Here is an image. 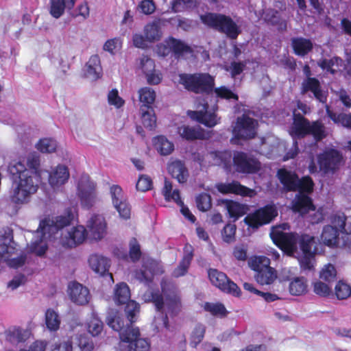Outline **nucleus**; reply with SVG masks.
Returning a JSON list of instances; mask_svg holds the SVG:
<instances>
[{
    "label": "nucleus",
    "mask_w": 351,
    "mask_h": 351,
    "mask_svg": "<svg viewBox=\"0 0 351 351\" xmlns=\"http://www.w3.org/2000/svg\"><path fill=\"white\" fill-rule=\"evenodd\" d=\"M27 169L21 161L10 163L8 171L12 179L10 201L17 205L29 202L31 196L36 193L40 182V160L39 156L29 154L27 158Z\"/></svg>",
    "instance_id": "nucleus-1"
},
{
    "label": "nucleus",
    "mask_w": 351,
    "mask_h": 351,
    "mask_svg": "<svg viewBox=\"0 0 351 351\" xmlns=\"http://www.w3.org/2000/svg\"><path fill=\"white\" fill-rule=\"evenodd\" d=\"M108 325L114 330L119 332V337L123 342L128 343V351H149V341L140 337V330L138 327H134L133 324L128 322L124 324V319L117 313L110 315L107 319Z\"/></svg>",
    "instance_id": "nucleus-2"
},
{
    "label": "nucleus",
    "mask_w": 351,
    "mask_h": 351,
    "mask_svg": "<svg viewBox=\"0 0 351 351\" xmlns=\"http://www.w3.org/2000/svg\"><path fill=\"white\" fill-rule=\"evenodd\" d=\"M201 22L206 26L224 34L232 40H235L241 34V29L234 20L228 15L206 12L199 16Z\"/></svg>",
    "instance_id": "nucleus-3"
},
{
    "label": "nucleus",
    "mask_w": 351,
    "mask_h": 351,
    "mask_svg": "<svg viewBox=\"0 0 351 351\" xmlns=\"http://www.w3.org/2000/svg\"><path fill=\"white\" fill-rule=\"evenodd\" d=\"M332 225H326L323 228L321 239L328 247H345L348 239L345 237L351 234V221H331Z\"/></svg>",
    "instance_id": "nucleus-4"
},
{
    "label": "nucleus",
    "mask_w": 351,
    "mask_h": 351,
    "mask_svg": "<svg viewBox=\"0 0 351 351\" xmlns=\"http://www.w3.org/2000/svg\"><path fill=\"white\" fill-rule=\"evenodd\" d=\"M179 83L189 92L210 95L213 92L215 80L208 73H181Z\"/></svg>",
    "instance_id": "nucleus-5"
},
{
    "label": "nucleus",
    "mask_w": 351,
    "mask_h": 351,
    "mask_svg": "<svg viewBox=\"0 0 351 351\" xmlns=\"http://www.w3.org/2000/svg\"><path fill=\"white\" fill-rule=\"evenodd\" d=\"M288 223L274 226L271 228L269 236L273 243L288 256H292L297 250L296 232H285L289 230Z\"/></svg>",
    "instance_id": "nucleus-6"
},
{
    "label": "nucleus",
    "mask_w": 351,
    "mask_h": 351,
    "mask_svg": "<svg viewBox=\"0 0 351 351\" xmlns=\"http://www.w3.org/2000/svg\"><path fill=\"white\" fill-rule=\"evenodd\" d=\"M71 221H40L38 228L40 229L42 238L32 241L29 245V251L38 256H43L48 250V245L43 238L51 237L56 234L59 230L70 225Z\"/></svg>",
    "instance_id": "nucleus-7"
},
{
    "label": "nucleus",
    "mask_w": 351,
    "mask_h": 351,
    "mask_svg": "<svg viewBox=\"0 0 351 351\" xmlns=\"http://www.w3.org/2000/svg\"><path fill=\"white\" fill-rule=\"evenodd\" d=\"M156 97V92L150 87H143L138 90L142 123L150 130L156 126V117L154 109Z\"/></svg>",
    "instance_id": "nucleus-8"
},
{
    "label": "nucleus",
    "mask_w": 351,
    "mask_h": 351,
    "mask_svg": "<svg viewBox=\"0 0 351 351\" xmlns=\"http://www.w3.org/2000/svg\"><path fill=\"white\" fill-rule=\"evenodd\" d=\"M130 290L125 282L116 285L114 290V300L117 305L125 304L124 312L128 322L134 324L137 320L140 305L136 301L130 300Z\"/></svg>",
    "instance_id": "nucleus-9"
},
{
    "label": "nucleus",
    "mask_w": 351,
    "mask_h": 351,
    "mask_svg": "<svg viewBox=\"0 0 351 351\" xmlns=\"http://www.w3.org/2000/svg\"><path fill=\"white\" fill-rule=\"evenodd\" d=\"M270 263V259L265 256H254L248 262L250 267L256 272V281L261 285H271L277 278L276 271Z\"/></svg>",
    "instance_id": "nucleus-10"
},
{
    "label": "nucleus",
    "mask_w": 351,
    "mask_h": 351,
    "mask_svg": "<svg viewBox=\"0 0 351 351\" xmlns=\"http://www.w3.org/2000/svg\"><path fill=\"white\" fill-rule=\"evenodd\" d=\"M258 121L245 114L238 117L232 128L233 138L231 141H247L256 138Z\"/></svg>",
    "instance_id": "nucleus-11"
},
{
    "label": "nucleus",
    "mask_w": 351,
    "mask_h": 351,
    "mask_svg": "<svg viewBox=\"0 0 351 351\" xmlns=\"http://www.w3.org/2000/svg\"><path fill=\"white\" fill-rule=\"evenodd\" d=\"M157 52L163 57L172 53L176 58L178 59L184 56V54L193 53V50L191 46L180 39L169 36L165 39L163 43L157 45Z\"/></svg>",
    "instance_id": "nucleus-12"
},
{
    "label": "nucleus",
    "mask_w": 351,
    "mask_h": 351,
    "mask_svg": "<svg viewBox=\"0 0 351 351\" xmlns=\"http://www.w3.org/2000/svg\"><path fill=\"white\" fill-rule=\"evenodd\" d=\"M165 270L159 262L151 257H143L141 261V268L134 271L136 279L142 282H152L154 276L162 275Z\"/></svg>",
    "instance_id": "nucleus-13"
},
{
    "label": "nucleus",
    "mask_w": 351,
    "mask_h": 351,
    "mask_svg": "<svg viewBox=\"0 0 351 351\" xmlns=\"http://www.w3.org/2000/svg\"><path fill=\"white\" fill-rule=\"evenodd\" d=\"M208 275L210 282L219 288L223 292L239 297L241 295V289L236 283L232 281L226 274L217 269H209Z\"/></svg>",
    "instance_id": "nucleus-14"
},
{
    "label": "nucleus",
    "mask_w": 351,
    "mask_h": 351,
    "mask_svg": "<svg viewBox=\"0 0 351 351\" xmlns=\"http://www.w3.org/2000/svg\"><path fill=\"white\" fill-rule=\"evenodd\" d=\"M342 160L341 153L333 148L324 150L317 156L319 169L325 173H334L338 170Z\"/></svg>",
    "instance_id": "nucleus-15"
},
{
    "label": "nucleus",
    "mask_w": 351,
    "mask_h": 351,
    "mask_svg": "<svg viewBox=\"0 0 351 351\" xmlns=\"http://www.w3.org/2000/svg\"><path fill=\"white\" fill-rule=\"evenodd\" d=\"M232 162L235 171L239 173L252 174L261 169L260 162L244 152H234Z\"/></svg>",
    "instance_id": "nucleus-16"
},
{
    "label": "nucleus",
    "mask_w": 351,
    "mask_h": 351,
    "mask_svg": "<svg viewBox=\"0 0 351 351\" xmlns=\"http://www.w3.org/2000/svg\"><path fill=\"white\" fill-rule=\"evenodd\" d=\"M77 194L83 206L90 208L93 206L96 197V184L88 176L80 178Z\"/></svg>",
    "instance_id": "nucleus-17"
},
{
    "label": "nucleus",
    "mask_w": 351,
    "mask_h": 351,
    "mask_svg": "<svg viewBox=\"0 0 351 351\" xmlns=\"http://www.w3.org/2000/svg\"><path fill=\"white\" fill-rule=\"evenodd\" d=\"M173 190L172 183L167 180L165 179L164 186L162 190V193L166 201L169 202L171 200L174 201L180 206L181 213L187 219H196L195 216L191 213L190 210L187 206L184 204V202L181 200L179 190Z\"/></svg>",
    "instance_id": "nucleus-18"
},
{
    "label": "nucleus",
    "mask_w": 351,
    "mask_h": 351,
    "mask_svg": "<svg viewBox=\"0 0 351 351\" xmlns=\"http://www.w3.org/2000/svg\"><path fill=\"white\" fill-rule=\"evenodd\" d=\"M110 194L113 205L122 219H130L131 217V206L123 199V190L119 185L110 187Z\"/></svg>",
    "instance_id": "nucleus-19"
},
{
    "label": "nucleus",
    "mask_w": 351,
    "mask_h": 351,
    "mask_svg": "<svg viewBox=\"0 0 351 351\" xmlns=\"http://www.w3.org/2000/svg\"><path fill=\"white\" fill-rule=\"evenodd\" d=\"M68 294L70 300L77 305H86L90 299L88 289L76 281L69 285Z\"/></svg>",
    "instance_id": "nucleus-20"
},
{
    "label": "nucleus",
    "mask_w": 351,
    "mask_h": 351,
    "mask_svg": "<svg viewBox=\"0 0 351 351\" xmlns=\"http://www.w3.org/2000/svg\"><path fill=\"white\" fill-rule=\"evenodd\" d=\"M217 189L222 194H234L249 197H252L256 195L254 189L242 185L236 180L229 183H219L217 185Z\"/></svg>",
    "instance_id": "nucleus-21"
},
{
    "label": "nucleus",
    "mask_w": 351,
    "mask_h": 351,
    "mask_svg": "<svg viewBox=\"0 0 351 351\" xmlns=\"http://www.w3.org/2000/svg\"><path fill=\"white\" fill-rule=\"evenodd\" d=\"M208 103L203 105L202 110L189 111L188 114L194 121L203 124L208 128H213L219 122V118L215 112H208Z\"/></svg>",
    "instance_id": "nucleus-22"
},
{
    "label": "nucleus",
    "mask_w": 351,
    "mask_h": 351,
    "mask_svg": "<svg viewBox=\"0 0 351 351\" xmlns=\"http://www.w3.org/2000/svg\"><path fill=\"white\" fill-rule=\"evenodd\" d=\"M308 92H311L319 102L326 103L327 95L324 93L321 83L316 77H307L302 82L301 94L304 95Z\"/></svg>",
    "instance_id": "nucleus-23"
},
{
    "label": "nucleus",
    "mask_w": 351,
    "mask_h": 351,
    "mask_svg": "<svg viewBox=\"0 0 351 351\" xmlns=\"http://www.w3.org/2000/svg\"><path fill=\"white\" fill-rule=\"evenodd\" d=\"M88 237V231L84 226L77 225L73 226L62 241L63 246L69 248L75 247L82 244Z\"/></svg>",
    "instance_id": "nucleus-24"
},
{
    "label": "nucleus",
    "mask_w": 351,
    "mask_h": 351,
    "mask_svg": "<svg viewBox=\"0 0 351 351\" xmlns=\"http://www.w3.org/2000/svg\"><path fill=\"white\" fill-rule=\"evenodd\" d=\"M311 121L304 117L295 110L293 111V124L291 128L290 134L299 138H302L308 136V131L311 125Z\"/></svg>",
    "instance_id": "nucleus-25"
},
{
    "label": "nucleus",
    "mask_w": 351,
    "mask_h": 351,
    "mask_svg": "<svg viewBox=\"0 0 351 351\" xmlns=\"http://www.w3.org/2000/svg\"><path fill=\"white\" fill-rule=\"evenodd\" d=\"M88 263L90 268L101 276H108L111 281L113 282V276L109 272L110 267V260L102 256L97 254L91 255L88 258Z\"/></svg>",
    "instance_id": "nucleus-26"
},
{
    "label": "nucleus",
    "mask_w": 351,
    "mask_h": 351,
    "mask_svg": "<svg viewBox=\"0 0 351 351\" xmlns=\"http://www.w3.org/2000/svg\"><path fill=\"white\" fill-rule=\"evenodd\" d=\"M183 251L184 255L173 273V276L176 278L184 276L187 274L194 256V248L189 243L184 245Z\"/></svg>",
    "instance_id": "nucleus-27"
},
{
    "label": "nucleus",
    "mask_w": 351,
    "mask_h": 351,
    "mask_svg": "<svg viewBox=\"0 0 351 351\" xmlns=\"http://www.w3.org/2000/svg\"><path fill=\"white\" fill-rule=\"evenodd\" d=\"M292 210L301 215L315 210L312 199L306 194H297L292 202Z\"/></svg>",
    "instance_id": "nucleus-28"
},
{
    "label": "nucleus",
    "mask_w": 351,
    "mask_h": 351,
    "mask_svg": "<svg viewBox=\"0 0 351 351\" xmlns=\"http://www.w3.org/2000/svg\"><path fill=\"white\" fill-rule=\"evenodd\" d=\"M277 177L286 191H297L296 184L298 179L297 173L282 168L278 170Z\"/></svg>",
    "instance_id": "nucleus-29"
},
{
    "label": "nucleus",
    "mask_w": 351,
    "mask_h": 351,
    "mask_svg": "<svg viewBox=\"0 0 351 351\" xmlns=\"http://www.w3.org/2000/svg\"><path fill=\"white\" fill-rule=\"evenodd\" d=\"M167 171L172 178L180 184L186 183L189 178V171L185 164L180 160H174L168 164Z\"/></svg>",
    "instance_id": "nucleus-30"
},
{
    "label": "nucleus",
    "mask_w": 351,
    "mask_h": 351,
    "mask_svg": "<svg viewBox=\"0 0 351 351\" xmlns=\"http://www.w3.org/2000/svg\"><path fill=\"white\" fill-rule=\"evenodd\" d=\"M297 245H298L302 254H316L317 252L316 238L308 234H298Z\"/></svg>",
    "instance_id": "nucleus-31"
},
{
    "label": "nucleus",
    "mask_w": 351,
    "mask_h": 351,
    "mask_svg": "<svg viewBox=\"0 0 351 351\" xmlns=\"http://www.w3.org/2000/svg\"><path fill=\"white\" fill-rule=\"evenodd\" d=\"M69 172L67 167L59 165L49 175V183L53 188L58 187L68 180Z\"/></svg>",
    "instance_id": "nucleus-32"
},
{
    "label": "nucleus",
    "mask_w": 351,
    "mask_h": 351,
    "mask_svg": "<svg viewBox=\"0 0 351 351\" xmlns=\"http://www.w3.org/2000/svg\"><path fill=\"white\" fill-rule=\"evenodd\" d=\"M278 216V210L273 204H269L247 215L243 219H274Z\"/></svg>",
    "instance_id": "nucleus-33"
},
{
    "label": "nucleus",
    "mask_w": 351,
    "mask_h": 351,
    "mask_svg": "<svg viewBox=\"0 0 351 351\" xmlns=\"http://www.w3.org/2000/svg\"><path fill=\"white\" fill-rule=\"evenodd\" d=\"M291 47L296 56L304 57L313 49V44L310 39L303 37L291 38Z\"/></svg>",
    "instance_id": "nucleus-34"
},
{
    "label": "nucleus",
    "mask_w": 351,
    "mask_h": 351,
    "mask_svg": "<svg viewBox=\"0 0 351 351\" xmlns=\"http://www.w3.org/2000/svg\"><path fill=\"white\" fill-rule=\"evenodd\" d=\"M178 133L183 139L188 141L204 138V131L199 126L191 127L183 125L178 128Z\"/></svg>",
    "instance_id": "nucleus-35"
},
{
    "label": "nucleus",
    "mask_w": 351,
    "mask_h": 351,
    "mask_svg": "<svg viewBox=\"0 0 351 351\" xmlns=\"http://www.w3.org/2000/svg\"><path fill=\"white\" fill-rule=\"evenodd\" d=\"M88 235L93 240H101L106 233L107 224L106 221H88Z\"/></svg>",
    "instance_id": "nucleus-36"
},
{
    "label": "nucleus",
    "mask_w": 351,
    "mask_h": 351,
    "mask_svg": "<svg viewBox=\"0 0 351 351\" xmlns=\"http://www.w3.org/2000/svg\"><path fill=\"white\" fill-rule=\"evenodd\" d=\"M143 33L146 40L149 43L159 40L162 36L160 20L147 23L144 27Z\"/></svg>",
    "instance_id": "nucleus-37"
},
{
    "label": "nucleus",
    "mask_w": 351,
    "mask_h": 351,
    "mask_svg": "<svg viewBox=\"0 0 351 351\" xmlns=\"http://www.w3.org/2000/svg\"><path fill=\"white\" fill-rule=\"evenodd\" d=\"M75 4L74 0H51L50 14L56 19L60 18L66 8L71 9Z\"/></svg>",
    "instance_id": "nucleus-38"
},
{
    "label": "nucleus",
    "mask_w": 351,
    "mask_h": 351,
    "mask_svg": "<svg viewBox=\"0 0 351 351\" xmlns=\"http://www.w3.org/2000/svg\"><path fill=\"white\" fill-rule=\"evenodd\" d=\"M289 291L291 295L300 296L308 292L307 280L304 277L293 278L289 282Z\"/></svg>",
    "instance_id": "nucleus-39"
},
{
    "label": "nucleus",
    "mask_w": 351,
    "mask_h": 351,
    "mask_svg": "<svg viewBox=\"0 0 351 351\" xmlns=\"http://www.w3.org/2000/svg\"><path fill=\"white\" fill-rule=\"evenodd\" d=\"M86 70L85 76L96 80L101 77V66L99 56H92L86 64Z\"/></svg>",
    "instance_id": "nucleus-40"
},
{
    "label": "nucleus",
    "mask_w": 351,
    "mask_h": 351,
    "mask_svg": "<svg viewBox=\"0 0 351 351\" xmlns=\"http://www.w3.org/2000/svg\"><path fill=\"white\" fill-rule=\"evenodd\" d=\"M326 112L327 116L337 125L348 128L351 130V113L337 114L330 110L329 106H326Z\"/></svg>",
    "instance_id": "nucleus-41"
},
{
    "label": "nucleus",
    "mask_w": 351,
    "mask_h": 351,
    "mask_svg": "<svg viewBox=\"0 0 351 351\" xmlns=\"http://www.w3.org/2000/svg\"><path fill=\"white\" fill-rule=\"evenodd\" d=\"M308 135H311L315 142H320L328 136L326 127L321 121H313L311 123Z\"/></svg>",
    "instance_id": "nucleus-42"
},
{
    "label": "nucleus",
    "mask_w": 351,
    "mask_h": 351,
    "mask_svg": "<svg viewBox=\"0 0 351 351\" xmlns=\"http://www.w3.org/2000/svg\"><path fill=\"white\" fill-rule=\"evenodd\" d=\"M153 144L158 152L162 156L170 154L174 149L173 143L164 136H158L153 139Z\"/></svg>",
    "instance_id": "nucleus-43"
},
{
    "label": "nucleus",
    "mask_w": 351,
    "mask_h": 351,
    "mask_svg": "<svg viewBox=\"0 0 351 351\" xmlns=\"http://www.w3.org/2000/svg\"><path fill=\"white\" fill-rule=\"evenodd\" d=\"M226 208L230 217L235 219L245 215L249 210L247 205L232 200L227 202Z\"/></svg>",
    "instance_id": "nucleus-44"
},
{
    "label": "nucleus",
    "mask_w": 351,
    "mask_h": 351,
    "mask_svg": "<svg viewBox=\"0 0 351 351\" xmlns=\"http://www.w3.org/2000/svg\"><path fill=\"white\" fill-rule=\"evenodd\" d=\"M86 328L93 337H98L104 330V323L96 313H92L86 322Z\"/></svg>",
    "instance_id": "nucleus-45"
},
{
    "label": "nucleus",
    "mask_w": 351,
    "mask_h": 351,
    "mask_svg": "<svg viewBox=\"0 0 351 351\" xmlns=\"http://www.w3.org/2000/svg\"><path fill=\"white\" fill-rule=\"evenodd\" d=\"M206 330V326L201 323L195 326L190 335L189 344L192 348H196L202 341Z\"/></svg>",
    "instance_id": "nucleus-46"
},
{
    "label": "nucleus",
    "mask_w": 351,
    "mask_h": 351,
    "mask_svg": "<svg viewBox=\"0 0 351 351\" xmlns=\"http://www.w3.org/2000/svg\"><path fill=\"white\" fill-rule=\"evenodd\" d=\"M45 324L51 331H56L59 329L60 319L58 314L53 309L49 308L45 313Z\"/></svg>",
    "instance_id": "nucleus-47"
},
{
    "label": "nucleus",
    "mask_w": 351,
    "mask_h": 351,
    "mask_svg": "<svg viewBox=\"0 0 351 351\" xmlns=\"http://www.w3.org/2000/svg\"><path fill=\"white\" fill-rule=\"evenodd\" d=\"M297 191L298 194H306L308 195L313 191L314 182L312 178L307 176H304L301 179L298 178L297 181Z\"/></svg>",
    "instance_id": "nucleus-48"
},
{
    "label": "nucleus",
    "mask_w": 351,
    "mask_h": 351,
    "mask_svg": "<svg viewBox=\"0 0 351 351\" xmlns=\"http://www.w3.org/2000/svg\"><path fill=\"white\" fill-rule=\"evenodd\" d=\"M145 300L154 304L157 311H161L164 307V298L158 290L147 292L144 295Z\"/></svg>",
    "instance_id": "nucleus-49"
},
{
    "label": "nucleus",
    "mask_w": 351,
    "mask_h": 351,
    "mask_svg": "<svg viewBox=\"0 0 351 351\" xmlns=\"http://www.w3.org/2000/svg\"><path fill=\"white\" fill-rule=\"evenodd\" d=\"M334 291L338 300H346L351 295V287L349 284L339 280L336 284Z\"/></svg>",
    "instance_id": "nucleus-50"
},
{
    "label": "nucleus",
    "mask_w": 351,
    "mask_h": 351,
    "mask_svg": "<svg viewBox=\"0 0 351 351\" xmlns=\"http://www.w3.org/2000/svg\"><path fill=\"white\" fill-rule=\"evenodd\" d=\"M36 148L43 153H52L56 150L57 142L51 138H44L39 140Z\"/></svg>",
    "instance_id": "nucleus-51"
},
{
    "label": "nucleus",
    "mask_w": 351,
    "mask_h": 351,
    "mask_svg": "<svg viewBox=\"0 0 351 351\" xmlns=\"http://www.w3.org/2000/svg\"><path fill=\"white\" fill-rule=\"evenodd\" d=\"M342 62V59L338 56H334L330 59L323 58L318 62V66L323 70H326L332 75L336 73V70L332 66L339 65Z\"/></svg>",
    "instance_id": "nucleus-52"
},
{
    "label": "nucleus",
    "mask_w": 351,
    "mask_h": 351,
    "mask_svg": "<svg viewBox=\"0 0 351 351\" xmlns=\"http://www.w3.org/2000/svg\"><path fill=\"white\" fill-rule=\"evenodd\" d=\"M142 256L141 245L135 237H132L129 242V257L132 262H138Z\"/></svg>",
    "instance_id": "nucleus-53"
},
{
    "label": "nucleus",
    "mask_w": 351,
    "mask_h": 351,
    "mask_svg": "<svg viewBox=\"0 0 351 351\" xmlns=\"http://www.w3.org/2000/svg\"><path fill=\"white\" fill-rule=\"evenodd\" d=\"M206 311L210 313L213 315L219 316L221 317H226L228 314L224 305L221 303H210L206 302L204 306Z\"/></svg>",
    "instance_id": "nucleus-54"
},
{
    "label": "nucleus",
    "mask_w": 351,
    "mask_h": 351,
    "mask_svg": "<svg viewBox=\"0 0 351 351\" xmlns=\"http://www.w3.org/2000/svg\"><path fill=\"white\" fill-rule=\"evenodd\" d=\"M330 283H324L320 280H317L313 283V292L320 296L326 298L332 293V289L329 285Z\"/></svg>",
    "instance_id": "nucleus-55"
},
{
    "label": "nucleus",
    "mask_w": 351,
    "mask_h": 351,
    "mask_svg": "<svg viewBox=\"0 0 351 351\" xmlns=\"http://www.w3.org/2000/svg\"><path fill=\"white\" fill-rule=\"evenodd\" d=\"M213 91L215 92L217 97L223 99H234L235 101L239 100V96L237 94L232 92L230 88L225 86H221L217 88L214 87Z\"/></svg>",
    "instance_id": "nucleus-56"
},
{
    "label": "nucleus",
    "mask_w": 351,
    "mask_h": 351,
    "mask_svg": "<svg viewBox=\"0 0 351 351\" xmlns=\"http://www.w3.org/2000/svg\"><path fill=\"white\" fill-rule=\"evenodd\" d=\"M195 202L197 208L203 212L208 210L212 206L211 197L206 193L199 194Z\"/></svg>",
    "instance_id": "nucleus-57"
},
{
    "label": "nucleus",
    "mask_w": 351,
    "mask_h": 351,
    "mask_svg": "<svg viewBox=\"0 0 351 351\" xmlns=\"http://www.w3.org/2000/svg\"><path fill=\"white\" fill-rule=\"evenodd\" d=\"M337 271L334 265L328 264L320 271L319 277L322 280L328 283L334 282L336 280Z\"/></svg>",
    "instance_id": "nucleus-58"
},
{
    "label": "nucleus",
    "mask_w": 351,
    "mask_h": 351,
    "mask_svg": "<svg viewBox=\"0 0 351 351\" xmlns=\"http://www.w3.org/2000/svg\"><path fill=\"white\" fill-rule=\"evenodd\" d=\"M78 218V213L77 206H71L66 208L64 210V214L60 216L51 217L47 216L45 217L43 219H77Z\"/></svg>",
    "instance_id": "nucleus-59"
},
{
    "label": "nucleus",
    "mask_w": 351,
    "mask_h": 351,
    "mask_svg": "<svg viewBox=\"0 0 351 351\" xmlns=\"http://www.w3.org/2000/svg\"><path fill=\"white\" fill-rule=\"evenodd\" d=\"M237 226L234 223H227L221 230V236L224 242L230 243L235 241Z\"/></svg>",
    "instance_id": "nucleus-60"
},
{
    "label": "nucleus",
    "mask_w": 351,
    "mask_h": 351,
    "mask_svg": "<svg viewBox=\"0 0 351 351\" xmlns=\"http://www.w3.org/2000/svg\"><path fill=\"white\" fill-rule=\"evenodd\" d=\"M247 62L245 61H232L228 67L226 69L230 74L232 78L235 79L237 76L241 74L245 69Z\"/></svg>",
    "instance_id": "nucleus-61"
},
{
    "label": "nucleus",
    "mask_w": 351,
    "mask_h": 351,
    "mask_svg": "<svg viewBox=\"0 0 351 351\" xmlns=\"http://www.w3.org/2000/svg\"><path fill=\"white\" fill-rule=\"evenodd\" d=\"M316 254H302L299 258V263L301 269L311 271L314 269L315 256Z\"/></svg>",
    "instance_id": "nucleus-62"
},
{
    "label": "nucleus",
    "mask_w": 351,
    "mask_h": 351,
    "mask_svg": "<svg viewBox=\"0 0 351 351\" xmlns=\"http://www.w3.org/2000/svg\"><path fill=\"white\" fill-rule=\"evenodd\" d=\"M153 182L151 178L147 175H141L136 184V188L138 191L146 192L152 189Z\"/></svg>",
    "instance_id": "nucleus-63"
},
{
    "label": "nucleus",
    "mask_w": 351,
    "mask_h": 351,
    "mask_svg": "<svg viewBox=\"0 0 351 351\" xmlns=\"http://www.w3.org/2000/svg\"><path fill=\"white\" fill-rule=\"evenodd\" d=\"M182 304L180 297L173 296L167 302L168 311L171 316H176L181 311Z\"/></svg>",
    "instance_id": "nucleus-64"
}]
</instances>
